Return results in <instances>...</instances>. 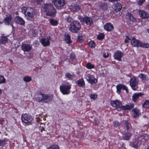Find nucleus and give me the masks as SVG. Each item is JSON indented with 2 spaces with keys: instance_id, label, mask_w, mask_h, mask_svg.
Masks as SVG:
<instances>
[{
  "instance_id": "nucleus-1",
  "label": "nucleus",
  "mask_w": 149,
  "mask_h": 149,
  "mask_svg": "<svg viewBox=\"0 0 149 149\" xmlns=\"http://www.w3.org/2000/svg\"><path fill=\"white\" fill-rule=\"evenodd\" d=\"M111 104L118 111H120L122 109L124 110H130L134 107V104L133 103L130 105H126L122 106L121 102L117 100L111 101Z\"/></svg>"
},
{
  "instance_id": "nucleus-2",
  "label": "nucleus",
  "mask_w": 149,
  "mask_h": 149,
  "mask_svg": "<svg viewBox=\"0 0 149 149\" xmlns=\"http://www.w3.org/2000/svg\"><path fill=\"white\" fill-rule=\"evenodd\" d=\"M81 28L80 24L79 22L74 21L71 23L69 28L70 31L73 33H76Z\"/></svg>"
},
{
  "instance_id": "nucleus-3",
  "label": "nucleus",
  "mask_w": 149,
  "mask_h": 149,
  "mask_svg": "<svg viewBox=\"0 0 149 149\" xmlns=\"http://www.w3.org/2000/svg\"><path fill=\"white\" fill-rule=\"evenodd\" d=\"M39 95H42V98L41 99H38V101L39 102H44L46 103L51 101L53 98V96L51 95H49L42 93H40Z\"/></svg>"
},
{
  "instance_id": "nucleus-4",
  "label": "nucleus",
  "mask_w": 149,
  "mask_h": 149,
  "mask_svg": "<svg viewBox=\"0 0 149 149\" xmlns=\"http://www.w3.org/2000/svg\"><path fill=\"white\" fill-rule=\"evenodd\" d=\"M52 1L55 6L58 9L62 8L65 4L64 0H52Z\"/></svg>"
},
{
  "instance_id": "nucleus-5",
  "label": "nucleus",
  "mask_w": 149,
  "mask_h": 149,
  "mask_svg": "<svg viewBox=\"0 0 149 149\" xmlns=\"http://www.w3.org/2000/svg\"><path fill=\"white\" fill-rule=\"evenodd\" d=\"M138 80L135 77L131 78L130 81V84L132 89L136 90L138 88Z\"/></svg>"
},
{
  "instance_id": "nucleus-6",
  "label": "nucleus",
  "mask_w": 149,
  "mask_h": 149,
  "mask_svg": "<svg viewBox=\"0 0 149 149\" xmlns=\"http://www.w3.org/2000/svg\"><path fill=\"white\" fill-rule=\"evenodd\" d=\"M71 88L70 85H61L60 86V91L64 95H67L70 92Z\"/></svg>"
},
{
  "instance_id": "nucleus-7",
  "label": "nucleus",
  "mask_w": 149,
  "mask_h": 149,
  "mask_svg": "<svg viewBox=\"0 0 149 149\" xmlns=\"http://www.w3.org/2000/svg\"><path fill=\"white\" fill-rule=\"evenodd\" d=\"M27 11H28L27 14H25V16L28 19H31L35 15L34 9L33 8L28 7L27 9Z\"/></svg>"
},
{
  "instance_id": "nucleus-8",
  "label": "nucleus",
  "mask_w": 149,
  "mask_h": 149,
  "mask_svg": "<svg viewBox=\"0 0 149 149\" xmlns=\"http://www.w3.org/2000/svg\"><path fill=\"white\" fill-rule=\"evenodd\" d=\"M85 76L87 81L91 84L96 83L97 82V79L93 75L89 74L86 73Z\"/></svg>"
},
{
  "instance_id": "nucleus-9",
  "label": "nucleus",
  "mask_w": 149,
  "mask_h": 149,
  "mask_svg": "<svg viewBox=\"0 0 149 149\" xmlns=\"http://www.w3.org/2000/svg\"><path fill=\"white\" fill-rule=\"evenodd\" d=\"M78 18L81 22H85L87 25H90L93 22L92 19L87 16L84 17L80 16Z\"/></svg>"
},
{
  "instance_id": "nucleus-10",
  "label": "nucleus",
  "mask_w": 149,
  "mask_h": 149,
  "mask_svg": "<svg viewBox=\"0 0 149 149\" xmlns=\"http://www.w3.org/2000/svg\"><path fill=\"white\" fill-rule=\"evenodd\" d=\"M21 119L23 122L26 124H28L30 123L31 122L33 118L25 113L22 115Z\"/></svg>"
},
{
  "instance_id": "nucleus-11",
  "label": "nucleus",
  "mask_w": 149,
  "mask_h": 149,
  "mask_svg": "<svg viewBox=\"0 0 149 149\" xmlns=\"http://www.w3.org/2000/svg\"><path fill=\"white\" fill-rule=\"evenodd\" d=\"M149 139L148 135L146 134H141L139 135L137 140L139 142H145L148 141Z\"/></svg>"
},
{
  "instance_id": "nucleus-12",
  "label": "nucleus",
  "mask_w": 149,
  "mask_h": 149,
  "mask_svg": "<svg viewBox=\"0 0 149 149\" xmlns=\"http://www.w3.org/2000/svg\"><path fill=\"white\" fill-rule=\"evenodd\" d=\"M131 43L132 46L137 47H140L141 44V42L134 37L132 38Z\"/></svg>"
},
{
  "instance_id": "nucleus-13",
  "label": "nucleus",
  "mask_w": 149,
  "mask_h": 149,
  "mask_svg": "<svg viewBox=\"0 0 149 149\" xmlns=\"http://www.w3.org/2000/svg\"><path fill=\"white\" fill-rule=\"evenodd\" d=\"M123 55V53L121 51L118 50L115 53L113 56L115 59L120 61H121V58Z\"/></svg>"
},
{
  "instance_id": "nucleus-14",
  "label": "nucleus",
  "mask_w": 149,
  "mask_h": 149,
  "mask_svg": "<svg viewBox=\"0 0 149 149\" xmlns=\"http://www.w3.org/2000/svg\"><path fill=\"white\" fill-rule=\"evenodd\" d=\"M117 92L118 94L120 93V91L121 89L125 90L127 93L128 92V90L126 86L123 84H118L116 86Z\"/></svg>"
},
{
  "instance_id": "nucleus-15",
  "label": "nucleus",
  "mask_w": 149,
  "mask_h": 149,
  "mask_svg": "<svg viewBox=\"0 0 149 149\" xmlns=\"http://www.w3.org/2000/svg\"><path fill=\"white\" fill-rule=\"evenodd\" d=\"M21 47L22 50L24 52L30 51L31 49L32 48V46L29 45L25 43L22 44Z\"/></svg>"
},
{
  "instance_id": "nucleus-16",
  "label": "nucleus",
  "mask_w": 149,
  "mask_h": 149,
  "mask_svg": "<svg viewBox=\"0 0 149 149\" xmlns=\"http://www.w3.org/2000/svg\"><path fill=\"white\" fill-rule=\"evenodd\" d=\"M50 39V37L47 38H42L41 40V42L42 45L45 47L48 46L50 45L49 40Z\"/></svg>"
},
{
  "instance_id": "nucleus-17",
  "label": "nucleus",
  "mask_w": 149,
  "mask_h": 149,
  "mask_svg": "<svg viewBox=\"0 0 149 149\" xmlns=\"http://www.w3.org/2000/svg\"><path fill=\"white\" fill-rule=\"evenodd\" d=\"M139 15L142 18H149L148 14L146 11L142 10H139Z\"/></svg>"
},
{
  "instance_id": "nucleus-18",
  "label": "nucleus",
  "mask_w": 149,
  "mask_h": 149,
  "mask_svg": "<svg viewBox=\"0 0 149 149\" xmlns=\"http://www.w3.org/2000/svg\"><path fill=\"white\" fill-rule=\"evenodd\" d=\"M104 29L108 31H111L113 30L114 27L113 25L110 23H108L104 26Z\"/></svg>"
},
{
  "instance_id": "nucleus-19",
  "label": "nucleus",
  "mask_w": 149,
  "mask_h": 149,
  "mask_svg": "<svg viewBox=\"0 0 149 149\" xmlns=\"http://www.w3.org/2000/svg\"><path fill=\"white\" fill-rule=\"evenodd\" d=\"M56 14V9L53 7L52 9L49 10L46 13V14L47 15L51 16L52 17H54Z\"/></svg>"
},
{
  "instance_id": "nucleus-20",
  "label": "nucleus",
  "mask_w": 149,
  "mask_h": 149,
  "mask_svg": "<svg viewBox=\"0 0 149 149\" xmlns=\"http://www.w3.org/2000/svg\"><path fill=\"white\" fill-rule=\"evenodd\" d=\"M143 95V93L141 92L134 93L132 96V101L134 102H136L139 97L142 96Z\"/></svg>"
},
{
  "instance_id": "nucleus-21",
  "label": "nucleus",
  "mask_w": 149,
  "mask_h": 149,
  "mask_svg": "<svg viewBox=\"0 0 149 149\" xmlns=\"http://www.w3.org/2000/svg\"><path fill=\"white\" fill-rule=\"evenodd\" d=\"M15 21L16 22L20 25H23L25 24V21L21 17L17 16L15 19Z\"/></svg>"
},
{
  "instance_id": "nucleus-22",
  "label": "nucleus",
  "mask_w": 149,
  "mask_h": 149,
  "mask_svg": "<svg viewBox=\"0 0 149 149\" xmlns=\"http://www.w3.org/2000/svg\"><path fill=\"white\" fill-rule=\"evenodd\" d=\"M140 143L137 140H135L134 141L130 142V145L131 146L135 148L138 149L139 146L140 145Z\"/></svg>"
},
{
  "instance_id": "nucleus-23",
  "label": "nucleus",
  "mask_w": 149,
  "mask_h": 149,
  "mask_svg": "<svg viewBox=\"0 0 149 149\" xmlns=\"http://www.w3.org/2000/svg\"><path fill=\"white\" fill-rule=\"evenodd\" d=\"M54 7L52 4H48L46 3L45 4L44 7L43 9L44 11L46 13L49 10H50L51 9H52V8Z\"/></svg>"
},
{
  "instance_id": "nucleus-24",
  "label": "nucleus",
  "mask_w": 149,
  "mask_h": 149,
  "mask_svg": "<svg viewBox=\"0 0 149 149\" xmlns=\"http://www.w3.org/2000/svg\"><path fill=\"white\" fill-rule=\"evenodd\" d=\"M12 19L11 16L10 15L5 18L4 20V22L5 24L9 25L11 22Z\"/></svg>"
},
{
  "instance_id": "nucleus-25",
  "label": "nucleus",
  "mask_w": 149,
  "mask_h": 149,
  "mask_svg": "<svg viewBox=\"0 0 149 149\" xmlns=\"http://www.w3.org/2000/svg\"><path fill=\"white\" fill-rule=\"evenodd\" d=\"M80 8L81 7L79 6L75 5L71 6L70 9L72 11L76 12L79 10Z\"/></svg>"
},
{
  "instance_id": "nucleus-26",
  "label": "nucleus",
  "mask_w": 149,
  "mask_h": 149,
  "mask_svg": "<svg viewBox=\"0 0 149 149\" xmlns=\"http://www.w3.org/2000/svg\"><path fill=\"white\" fill-rule=\"evenodd\" d=\"M132 135V134L130 133H127L123 134L122 137L123 139L127 140H129L131 136Z\"/></svg>"
},
{
  "instance_id": "nucleus-27",
  "label": "nucleus",
  "mask_w": 149,
  "mask_h": 149,
  "mask_svg": "<svg viewBox=\"0 0 149 149\" xmlns=\"http://www.w3.org/2000/svg\"><path fill=\"white\" fill-rule=\"evenodd\" d=\"M122 8V6L121 3H117L116 4L115 7V10L116 11H119Z\"/></svg>"
},
{
  "instance_id": "nucleus-28",
  "label": "nucleus",
  "mask_w": 149,
  "mask_h": 149,
  "mask_svg": "<svg viewBox=\"0 0 149 149\" xmlns=\"http://www.w3.org/2000/svg\"><path fill=\"white\" fill-rule=\"evenodd\" d=\"M65 40L66 41V43L69 44L71 43V41L70 40V36L68 34H66V33L65 34Z\"/></svg>"
},
{
  "instance_id": "nucleus-29",
  "label": "nucleus",
  "mask_w": 149,
  "mask_h": 149,
  "mask_svg": "<svg viewBox=\"0 0 149 149\" xmlns=\"http://www.w3.org/2000/svg\"><path fill=\"white\" fill-rule=\"evenodd\" d=\"M126 18L129 20L131 21L132 22L135 21L136 19L130 13H128L126 15Z\"/></svg>"
},
{
  "instance_id": "nucleus-30",
  "label": "nucleus",
  "mask_w": 149,
  "mask_h": 149,
  "mask_svg": "<svg viewBox=\"0 0 149 149\" xmlns=\"http://www.w3.org/2000/svg\"><path fill=\"white\" fill-rule=\"evenodd\" d=\"M143 81H145L148 78L147 76L142 73H140L138 76Z\"/></svg>"
},
{
  "instance_id": "nucleus-31",
  "label": "nucleus",
  "mask_w": 149,
  "mask_h": 149,
  "mask_svg": "<svg viewBox=\"0 0 149 149\" xmlns=\"http://www.w3.org/2000/svg\"><path fill=\"white\" fill-rule=\"evenodd\" d=\"M132 111L134 112V118H136L139 115V110L137 108H135L132 110Z\"/></svg>"
},
{
  "instance_id": "nucleus-32",
  "label": "nucleus",
  "mask_w": 149,
  "mask_h": 149,
  "mask_svg": "<svg viewBox=\"0 0 149 149\" xmlns=\"http://www.w3.org/2000/svg\"><path fill=\"white\" fill-rule=\"evenodd\" d=\"M50 24L52 26H56L58 24V21L54 19H51L49 20Z\"/></svg>"
},
{
  "instance_id": "nucleus-33",
  "label": "nucleus",
  "mask_w": 149,
  "mask_h": 149,
  "mask_svg": "<svg viewBox=\"0 0 149 149\" xmlns=\"http://www.w3.org/2000/svg\"><path fill=\"white\" fill-rule=\"evenodd\" d=\"M143 106L145 108H149V100H146L143 104Z\"/></svg>"
},
{
  "instance_id": "nucleus-34",
  "label": "nucleus",
  "mask_w": 149,
  "mask_h": 149,
  "mask_svg": "<svg viewBox=\"0 0 149 149\" xmlns=\"http://www.w3.org/2000/svg\"><path fill=\"white\" fill-rule=\"evenodd\" d=\"M86 67L88 69H91L94 68V65L89 62L86 64Z\"/></svg>"
},
{
  "instance_id": "nucleus-35",
  "label": "nucleus",
  "mask_w": 149,
  "mask_h": 149,
  "mask_svg": "<svg viewBox=\"0 0 149 149\" xmlns=\"http://www.w3.org/2000/svg\"><path fill=\"white\" fill-rule=\"evenodd\" d=\"M77 84L80 87H81L84 84V82L83 79H80L77 82Z\"/></svg>"
},
{
  "instance_id": "nucleus-36",
  "label": "nucleus",
  "mask_w": 149,
  "mask_h": 149,
  "mask_svg": "<svg viewBox=\"0 0 149 149\" xmlns=\"http://www.w3.org/2000/svg\"><path fill=\"white\" fill-rule=\"evenodd\" d=\"M8 41V38L6 37H3L2 38L1 41V44H4Z\"/></svg>"
},
{
  "instance_id": "nucleus-37",
  "label": "nucleus",
  "mask_w": 149,
  "mask_h": 149,
  "mask_svg": "<svg viewBox=\"0 0 149 149\" xmlns=\"http://www.w3.org/2000/svg\"><path fill=\"white\" fill-rule=\"evenodd\" d=\"M89 46L91 48L94 47L95 46V44L93 41H91L89 43Z\"/></svg>"
},
{
  "instance_id": "nucleus-38",
  "label": "nucleus",
  "mask_w": 149,
  "mask_h": 149,
  "mask_svg": "<svg viewBox=\"0 0 149 149\" xmlns=\"http://www.w3.org/2000/svg\"><path fill=\"white\" fill-rule=\"evenodd\" d=\"M23 80L25 82H28L31 80V78L30 77L26 76L24 77Z\"/></svg>"
},
{
  "instance_id": "nucleus-39",
  "label": "nucleus",
  "mask_w": 149,
  "mask_h": 149,
  "mask_svg": "<svg viewBox=\"0 0 149 149\" xmlns=\"http://www.w3.org/2000/svg\"><path fill=\"white\" fill-rule=\"evenodd\" d=\"M6 82V79L4 77L0 75V84L4 83Z\"/></svg>"
},
{
  "instance_id": "nucleus-40",
  "label": "nucleus",
  "mask_w": 149,
  "mask_h": 149,
  "mask_svg": "<svg viewBox=\"0 0 149 149\" xmlns=\"http://www.w3.org/2000/svg\"><path fill=\"white\" fill-rule=\"evenodd\" d=\"M65 75L66 77L68 78L69 79H72L73 78V76L68 73L65 74Z\"/></svg>"
},
{
  "instance_id": "nucleus-41",
  "label": "nucleus",
  "mask_w": 149,
  "mask_h": 149,
  "mask_svg": "<svg viewBox=\"0 0 149 149\" xmlns=\"http://www.w3.org/2000/svg\"><path fill=\"white\" fill-rule=\"evenodd\" d=\"M104 37V35L103 33H101L100 34L97 36V38L99 40H102Z\"/></svg>"
},
{
  "instance_id": "nucleus-42",
  "label": "nucleus",
  "mask_w": 149,
  "mask_h": 149,
  "mask_svg": "<svg viewBox=\"0 0 149 149\" xmlns=\"http://www.w3.org/2000/svg\"><path fill=\"white\" fill-rule=\"evenodd\" d=\"M140 47H141L144 48H148L149 47V45L148 44L145 43H142V42H141V45Z\"/></svg>"
},
{
  "instance_id": "nucleus-43",
  "label": "nucleus",
  "mask_w": 149,
  "mask_h": 149,
  "mask_svg": "<svg viewBox=\"0 0 149 149\" xmlns=\"http://www.w3.org/2000/svg\"><path fill=\"white\" fill-rule=\"evenodd\" d=\"M6 141L5 140H0V146H4L6 144Z\"/></svg>"
},
{
  "instance_id": "nucleus-44",
  "label": "nucleus",
  "mask_w": 149,
  "mask_h": 149,
  "mask_svg": "<svg viewBox=\"0 0 149 149\" xmlns=\"http://www.w3.org/2000/svg\"><path fill=\"white\" fill-rule=\"evenodd\" d=\"M113 124L114 127H117L119 126L120 124L118 122L115 121L113 122Z\"/></svg>"
},
{
  "instance_id": "nucleus-45",
  "label": "nucleus",
  "mask_w": 149,
  "mask_h": 149,
  "mask_svg": "<svg viewBox=\"0 0 149 149\" xmlns=\"http://www.w3.org/2000/svg\"><path fill=\"white\" fill-rule=\"evenodd\" d=\"M65 19L67 22H70L72 20V19L70 16L66 17Z\"/></svg>"
},
{
  "instance_id": "nucleus-46",
  "label": "nucleus",
  "mask_w": 149,
  "mask_h": 149,
  "mask_svg": "<svg viewBox=\"0 0 149 149\" xmlns=\"http://www.w3.org/2000/svg\"><path fill=\"white\" fill-rule=\"evenodd\" d=\"M77 40L80 42H82L83 40L82 38V37L80 36H79L78 37Z\"/></svg>"
},
{
  "instance_id": "nucleus-47",
  "label": "nucleus",
  "mask_w": 149,
  "mask_h": 149,
  "mask_svg": "<svg viewBox=\"0 0 149 149\" xmlns=\"http://www.w3.org/2000/svg\"><path fill=\"white\" fill-rule=\"evenodd\" d=\"M125 125L126 127L127 130H128L129 129V123L127 121H125Z\"/></svg>"
},
{
  "instance_id": "nucleus-48",
  "label": "nucleus",
  "mask_w": 149,
  "mask_h": 149,
  "mask_svg": "<svg viewBox=\"0 0 149 149\" xmlns=\"http://www.w3.org/2000/svg\"><path fill=\"white\" fill-rule=\"evenodd\" d=\"M51 147L53 149H58L59 148V147L57 145L52 146Z\"/></svg>"
},
{
  "instance_id": "nucleus-49",
  "label": "nucleus",
  "mask_w": 149,
  "mask_h": 149,
  "mask_svg": "<svg viewBox=\"0 0 149 149\" xmlns=\"http://www.w3.org/2000/svg\"><path fill=\"white\" fill-rule=\"evenodd\" d=\"M90 98L91 99H95L97 97V95H91L90 96Z\"/></svg>"
},
{
  "instance_id": "nucleus-50",
  "label": "nucleus",
  "mask_w": 149,
  "mask_h": 149,
  "mask_svg": "<svg viewBox=\"0 0 149 149\" xmlns=\"http://www.w3.org/2000/svg\"><path fill=\"white\" fill-rule=\"evenodd\" d=\"M145 1V0H139L138 2V4L139 5H141Z\"/></svg>"
},
{
  "instance_id": "nucleus-51",
  "label": "nucleus",
  "mask_w": 149,
  "mask_h": 149,
  "mask_svg": "<svg viewBox=\"0 0 149 149\" xmlns=\"http://www.w3.org/2000/svg\"><path fill=\"white\" fill-rule=\"evenodd\" d=\"M109 54L108 53H104L103 55V56L104 58H107L108 57Z\"/></svg>"
},
{
  "instance_id": "nucleus-52",
  "label": "nucleus",
  "mask_w": 149,
  "mask_h": 149,
  "mask_svg": "<svg viewBox=\"0 0 149 149\" xmlns=\"http://www.w3.org/2000/svg\"><path fill=\"white\" fill-rule=\"evenodd\" d=\"M70 58L72 59H74L75 58V56L74 54H72L70 55Z\"/></svg>"
},
{
  "instance_id": "nucleus-53",
  "label": "nucleus",
  "mask_w": 149,
  "mask_h": 149,
  "mask_svg": "<svg viewBox=\"0 0 149 149\" xmlns=\"http://www.w3.org/2000/svg\"><path fill=\"white\" fill-rule=\"evenodd\" d=\"M97 68H100L102 67V66L101 65V64H98L97 65Z\"/></svg>"
},
{
  "instance_id": "nucleus-54",
  "label": "nucleus",
  "mask_w": 149,
  "mask_h": 149,
  "mask_svg": "<svg viewBox=\"0 0 149 149\" xmlns=\"http://www.w3.org/2000/svg\"><path fill=\"white\" fill-rule=\"evenodd\" d=\"M42 0H36V1L38 4H40L42 2Z\"/></svg>"
},
{
  "instance_id": "nucleus-55",
  "label": "nucleus",
  "mask_w": 149,
  "mask_h": 149,
  "mask_svg": "<svg viewBox=\"0 0 149 149\" xmlns=\"http://www.w3.org/2000/svg\"><path fill=\"white\" fill-rule=\"evenodd\" d=\"M146 7L147 9L149 10V4L147 5L146 6Z\"/></svg>"
},
{
  "instance_id": "nucleus-56",
  "label": "nucleus",
  "mask_w": 149,
  "mask_h": 149,
  "mask_svg": "<svg viewBox=\"0 0 149 149\" xmlns=\"http://www.w3.org/2000/svg\"><path fill=\"white\" fill-rule=\"evenodd\" d=\"M10 24V25H11L12 26V28H13H13H14V26H13V24Z\"/></svg>"
},
{
  "instance_id": "nucleus-57",
  "label": "nucleus",
  "mask_w": 149,
  "mask_h": 149,
  "mask_svg": "<svg viewBox=\"0 0 149 149\" xmlns=\"http://www.w3.org/2000/svg\"><path fill=\"white\" fill-rule=\"evenodd\" d=\"M2 93V90L1 89H0V95Z\"/></svg>"
},
{
  "instance_id": "nucleus-58",
  "label": "nucleus",
  "mask_w": 149,
  "mask_h": 149,
  "mask_svg": "<svg viewBox=\"0 0 149 149\" xmlns=\"http://www.w3.org/2000/svg\"><path fill=\"white\" fill-rule=\"evenodd\" d=\"M48 149H53L52 147L51 146V147H49Z\"/></svg>"
},
{
  "instance_id": "nucleus-59",
  "label": "nucleus",
  "mask_w": 149,
  "mask_h": 149,
  "mask_svg": "<svg viewBox=\"0 0 149 149\" xmlns=\"http://www.w3.org/2000/svg\"><path fill=\"white\" fill-rule=\"evenodd\" d=\"M147 149H149V146H148Z\"/></svg>"
},
{
  "instance_id": "nucleus-60",
  "label": "nucleus",
  "mask_w": 149,
  "mask_h": 149,
  "mask_svg": "<svg viewBox=\"0 0 149 149\" xmlns=\"http://www.w3.org/2000/svg\"><path fill=\"white\" fill-rule=\"evenodd\" d=\"M148 33H149V31H148Z\"/></svg>"
},
{
  "instance_id": "nucleus-61",
  "label": "nucleus",
  "mask_w": 149,
  "mask_h": 149,
  "mask_svg": "<svg viewBox=\"0 0 149 149\" xmlns=\"http://www.w3.org/2000/svg\"><path fill=\"white\" fill-rule=\"evenodd\" d=\"M148 33H149V31H148Z\"/></svg>"
}]
</instances>
